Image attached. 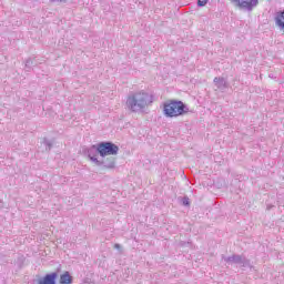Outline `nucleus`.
<instances>
[{
  "label": "nucleus",
  "mask_w": 284,
  "mask_h": 284,
  "mask_svg": "<svg viewBox=\"0 0 284 284\" xmlns=\"http://www.w3.org/2000/svg\"><path fill=\"white\" fill-rule=\"evenodd\" d=\"M152 103V95L148 92H134L126 98V108L130 112H141Z\"/></svg>",
  "instance_id": "f257e3e1"
},
{
  "label": "nucleus",
  "mask_w": 284,
  "mask_h": 284,
  "mask_svg": "<svg viewBox=\"0 0 284 284\" xmlns=\"http://www.w3.org/2000/svg\"><path fill=\"white\" fill-rule=\"evenodd\" d=\"M165 116L174 118V116H183V114H187L190 112V108L185 105L182 101H170L164 103L163 110Z\"/></svg>",
  "instance_id": "f03ea898"
},
{
  "label": "nucleus",
  "mask_w": 284,
  "mask_h": 284,
  "mask_svg": "<svg viewBox=\"0 0 284 284\" xmlns=\"http://www.w3.org/2000/svg\"><path fill=\"white\" fill-rule=\"evenodd\" d=\"M98 144L101 158L116 156V154H119V145L112 142H100Z\"/></svg>",
  "instance_id": "7ed1b4c3"
},
{
  "label": "nucleus",
  "mask_w": 284,
  "mask_h": 284,
  "mask_svg": "<svg viewBox=\"0 0 284 284\" xmlns=\"http://www.w3.org/2000/svg\"><path fill=\"white\" fill-rule=\"evenodd\" d=\"M231 3L240 10L252 12V10L258 6V0H231Z\"/></svg>",
  "instance_id": "20e7f679"
},
{
  "label": "nucleus",
  "mask_w": 284,
  "mask_h": 284,
  "mask_svg": "<svg viewBox=\"0 0 284 284\" xmlns=\"http://www.w3.org/2000/svg\"><path fill=\"white\" fill-rule=\"evenodd\" d=\"M227 265H241L242 267H250V260L241 256V255H232L229 257H222Z\"/></svg>",
  "instance_id": "39448f33"
},
{
  "label": "nucleus",
  "mask_w": 284,
  "mask_h": 284,
  "mask_svg": "<svg viewBox=\"0 0 284 284\" xmlns=\"http://www.w3.org/2000/svg\"><path fill=\"white\" fill-rule=\"evenodd\" d=\"M84 154L88 156V159H90L92 163H94V165H97V163H99V158L97 156L101 154V150H99V143L85 149Z\"/></svg>",
  "instance_id": "423d86ee"
},
{
  "label": "nucleus",
  "mask_w": 284,
  "mask_h": 284,
  "mask_svg": "<svg viewBox=\"0 0 284 284\" xmlns=\"http://www.w3.org/2000/svg\"><path fill=\"white\" fill-rule=\"evenodd\" d=\"M98 168H104L105 170H114L116 168V158L110 155L104 156L97 163Z\"/></svg>",
  "instance_id": "0eeeda50"
},
{
  "label": "nucleus",
  "mask_w": 284,
  "mask_h": 284,
  "mask_svg": "<svg viewBox=\"0 0 284 284\" xmlns=\"http://www.w3.org/2000/svg\"><path fill=\"white\" fill-rule=\"evenodd\" d=\"M58 276L59 274H57V272L47 274L44 277L38 280V284H57Z\"/></svg>",
  "instance_id": "6e6552de"
},
{
  "label": "nucleus",
  "mask_w": 284,
  "mask_h": 284,
  "mask_svg": "<svg viewBox=\"0 0 284 284\" xmlns=\"http://www.w3.org/2000/svg\"><path fill=\"white\" fill-rule=\"evenodd\" d=\"M58 276L59 274H57V272L47 274L44 277L38 280V284H57Z\"/></svg>",
  "instance_id": "1a4fd4ad"
},
{
  "label": "nucleus",
  "mask_w": 284,
  "mask_h": 284,
  "mask_svg": "<svg viewBox=\"0 0 284 284\" xmlns=\"http://www.w3.org/2000/svg\"><path fill=\"white\" fill-rule=\"evenodd\" d=\"M275 26L284 32V10L275 13Z\"/></svg>",
  "instance_id": "9d476101"
},
{
  "label": "nucleus",
  "mask_w": 284,
  "mask_h": 284,
  "mask_svg": "<svg viewBox=\"0 0 284 284\" xmlns=\"http://www.w3.org/2000/svg\"><path fill=\"white\" fill-rule=\"evenodd\" d=\"M213 83L215 84L217 90H221V92L227 90V80H225V78H214Z\"/></svg>",
  "instance_id": "9b49d317"
},
{
  "label": "nucleus",
  "mask_w": 284,
  "mask_h": 284,
  "mask_svg": "<svg viewBox=\"0 0 284 284\" xmlns=\"http://www.w3.org/2000/svg\"><path fill=\"white\" fill-rule=\"evenodd\" d=\"M72 275L68 271L60 275V284H72Z\"/></svg>",
  "instance_id": "f8f14e48"
},
{
  "label": "nucleus",
  "mask_w": 284,
  "mask_h": 284,
  "mask_svg": "<svg viewBox=\"0 0 284 284\" xmlns=\"http://www.w3.org/2000/svg\"><path fill=\"white\" fill-rule=\"evenodd\" d=\"M43 144L45 146V150H48V151L52 150V142L50 140L44 139Z\"/></svg>",
  "instance_id": "ddd939ff"
},
{
  "label": "nucleus",
  "mask_w": 284,
  "mask_h": 284,
  "mask_svg": "<svg viewBox=\"0 0 284 284\" xmlns=\"http://www.w3.org/2000/svg\"><path fill=\"white\" fill-rule=\"evenodd\" d=\"M32 65H34V62L32 61V59H28L26 61V68H32Z\"/></svg>",
  "instance_id": "4468645a"
},
{
  "label": "nucleus",
  "mask_w": 284,
  "mask_h": 284,
  "mask_svg": "<svg viewBox=\"0 0 284 284\" xmlns=\"http://www.w3.org/2000/svg\"><path fill=\"white\" fill-rule=\"evenodd\" d=\"M207 4V0H197V6L200 8H203V6H206Z\"/></svg>",
  "instance_id": "2eb2a0df"
},
{
  "label": "nucleus",
  "mask_w": 284,
  "mask_h": 284,
  "mask_svg": "<svg viewBox=\"0 0 284 284\" xmlns=\"http://www.w3.org/2000/svg\"><path fill=\"white\" fill-rule=\"evenodd\" d=\"M182 204L183 205H190V199L189 197H183Z\"/></svg>",
  "instance_id": "dca6fc26"
},
{
  "label": "nucleus",
  "mask_w": 284,
  "mask_h": 284,
  "mask_svg": "<svg viewBox=\"0 0 284 284\" xmlns=\"http://www.w3.org/2000/svg\"><path fill=\"white\" fill-rule=\"evenodd\" d=\"M51 2H59V3H63V2H65V0H51Z\"/></svg>",
  "instance_id": "f3484780"
},
{
  "label": "nucleus",
  "mask_w": 284,
  "mask_h": 284,
  "mask_svg": "<svg viewBox=\"0 0 284 284\" xmlns=\"http://www.w3.org/2000/svg\"><path fill=\"white\" fill-rule=\"evenodd\" d=\"M115 250H121V244H114Z\"/></svg>",
  "instance_id": "a211bd4d"
},
{
  "label": "nucleus",
  "mask_w": 284,
  "mask_h": 284,
  "mask_svg": "<svg viewBox=\"0 0 284 284\" xmlns=\"http://www.w3.org/2000/svg\"><path fill=\"white\" fill-rule=\"evenodd\" d=\"M3 207V201L0 200V210Z\"/></svg>",
  "instance_id": "6ab92c4d"
}]
</instances>
